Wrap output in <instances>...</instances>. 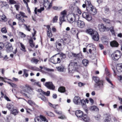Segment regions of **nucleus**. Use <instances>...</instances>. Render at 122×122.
I'll return each mask as SVG.
<instances>
[{"label": "nucleus", "instance_id": "obj_4", "mask_svg": "<svg viewBox=\"0 0 122 122\" xmlns=\"http://www.w3.org/2000/svg\"><path fill=\"white\" fill-rule=\"evenodd\" d=\"M59 54V53H58L52 56L50 58L49 61L54 64L60 63L61 61V60L62 59V57L64 58L66 57V56L65 54H63L60 55V58H57L55 57L56 55Z\"/></svg>", "mask_w": 122, "mask_h": 122}, {"label": "nucleus", "instance_id": "obj_11", "mask_svg": "<svg viewBox=\"0 0 122 122\" xmlns=\"http://www.w3.org/2000/svg\"><path fill=\"white\" fill-rule=\"evenodd\" d=\"M21 15L23 17H25L27 18V16L25 15L24 13L22 12H20L19 14H17L16 15V18L19 21L23 22L25 21V20L23 18H21Z\"/></svg>", "mask_w": 122, "mask_h": 122}, {"label": "nucleus", "instance_id": "obj_43", "mask_svg": "<svg viewBox=\"0 0 122 122\" xmlns=\"http://www.w3.org/2000/svg\"><path fill=\"white\" fill-rule=\"evenodd\" d=\"M106 79L107 81V82H108L110 84H111L112 86H111V87H112V88H113L114 87L113 84L112 83L111 81H110L109 79L107 77H106Z\"/></svg>", "mask_w": 122, "mask_h": 122}, {"label": "nucleus", "instance_id": "obj_60", "mask_svg": "<svg viewBox=\"0 0 122 122\" xmlns=\"http://www.w3.org/2000/svg\"><path fill=\"white\" fill-rule=\"evenodd\" d=\"M33 30L34 32L33 33H32V35L33 37L35 36V35L36 34V32L34 29H33Z\"/></svg>", "mask_w": 122, "mask_h": 122}, {"label": "nucleus", "instance_id": "obj_17", "mask_svg": "<svg viewBox=\"0 0 122 122\" xmlns=\"http://www.w3.org/2000/svg\"><path fill=\"white\" fill-rule=\"evenodd\" d=\"M98 27L99 30L101 32H103L106 30H107L109 29L108 28H106L102 24H99Z\"/></svg>", "mask_w": 122, "mask_h": 122}, {"label": "nucleus", "instance_id": "obj_2", "mask_svg": "<svg viewBox=\"0 0 122 122\" xmlns=\"http://www.w3.org/2000/svg\"><path fill=\"white\" fill-rule=\"evenodd\" d=\"M85 3L86 4L88 5V6L86 8L87 11L92 15H95L97 12V10L92 5L90 1L89 0H86L85 1Z\"/></svg>", "mask_w": 122, "mask_h": 122}, {"label": "nucleus", "instance_id": "obj_64", "mask_svg": "<svg viewBox=\"0 0 122 122\" xmlns=\"http://www.w3.org/2000/svg\"><path fill=\"white\" fill-rule=\"evenodd\" d=\"M110 30L112 34H114V31L113 27H112L110 28Z\"/></svg>", "mask_w": 122, "mask_h": 122}, {"label": "nucleus", "instance_id": "obj_63", "mask_svg": "<svg viewBox=\"0 0 122 122\" xmlns=\"http://www.w3.org/2000/svg\"><path fill=\"white\" fill-rule=\"evenodd\" d=\"M118 78L119 81L122 82V76L120 75L118 76Z\"/></svg>", "mask_w": 122, "mask_h": 122}, {"label": "nucleus", "instance_id": "obj_37", "mask_svg": "<svg viewBox=\"0 0 122 122\" xmlns=\"http://www.w3.org/2000/svg\"><path fill=\"white\" fill-rule=\"evenodd\" d=\"M104 12L106 14H108L110 13V11L109 8L106 6L104 7Z\"/></svg>", "mask_w": 122, "mask_h": 122}, {"label": "nucleus", "instance_id": "obj_48", "mask_svg": "<svg viewBox=\"0 0 122 122\" xmlns=\"http://www.w3.org/2000/svg\"><path fill=\"white\" fill-rule=\"evenodd\" d=\"M95 119L97 120H98L100 119L101 117V115L100 114H98L95 117Z\"/></svg>", "mask_w": 122, "mask_h": 122}, {"label": "nucleus", "instance_id": "obj_62", "mask_svg": "<svg viewBox=\"0 0 122 122\" xmlns=\"http://www.w3.org/2000/svg\"><path fill=\"white\" fill-rule=\"evenodd\" d=\"M34 85H37L40 87H41V84L39 82H35L34 84Z\"/></svg>", "mask_w": 122, "mask_h": 122}, {"label": "nucleus", "instance_id": "obj_29", "mask_svg": "<svg viewBox=\"0 0 122 122\" xmlns=\"http://www.w3.org/2000/svg\"><path fill=\"white\" fill-rule=\"evenodd\" d=\"M7 20V19L6 16L4 15L0 16V21H5Z\"/></svg>", "mask_w": 122, "mask_h": 122}, {"label": "nucleus", "instance_id": "obj_51", "mask_svg": "<svg viewBox=\"0 0 122 122\" xmlns=\"http://www.w3.org/2000/svg\"><path fill=\"white\" fill-rule=\"evenodd\" d=\"M103 20L106 23H109L110 22V20L107 19H106L105 18H104L103 19Z\"/></svg>", "mask_w": 122, "mask_h": 122}, {"label": "nucleus", "instance_id": "obj_13", "mask_svg": "<svg viewBox=\"0 0 122 122\" xmlns=\"http://www.w3.org/2000/svg\"><path fill=\"white\" fill-rule=\"evenodd\" d=\"M6 50L7 52H11L12 51L13 48L12 47L11 44L8 42H6L5 43Z\"/></svg>", "mask_w": 122, "mask_h": 122}, {"label": "nucleus", "instance_id": "obj_38", "mask_svg": "<svg viewBox=\"0 0 122 122\" xmlns=\"http://www.w3.org/2000/svg\"><path fill=\"white\" fill-rule=\"evenodd\" d=\"M34 120L35 122H42L40 117H36L34 118Z\"/></svg>", "mask_w": 122, "mask_h": 122}, {"label": "nucleus", "instance_id": "obj_19", "mask_svg": "<svg viewBox=\"0 0 122 122\" xmlns=\"http://www.w3.org/2000/svg\"><path fill=\"white\" fill-rule=\"evenodd\" d=\"M76 23L78 27L80 28H84L85 26L84 22L81 20H78L76 22Z\"/></svg>", "mask_w": 122, "mask_h": 122}, {"label": "nucleus", "instance_id": "obj_40", "mask_svg": "<svg viewBox=\"0 0 122 122\" xmlns=\"http://www.w3.org/2000/svg\"><path fill=\"white\" fill-rule=\"evenodd\" d=\"M23 70L24 72V75H25V77H27L28 75V72L29 70L25 69H24Z\"/></svg>", "mask_w": 122, "mask_h": 122}, {"label": "nucleus", "instance_id": "obj_20", "mask_svg": "<svg viewBox=\"0 0 122 122\" xmlns=\"http://www.w3.org/2000/svg\"><path fill=\"white\" fill-rule=\"evenodd\" d=\"M92 36V39L94 40L98 41L99 40V37L97 31H95L94 34Z\"/></svg>", "mask_w": 122, "mask_h": 122}, {"label": "nucleus", "instance_id": "obj_6", "mask_svg": "<svg viewBox=\"0 0 122 122\" xmlns=\"http://www.w3.org/2000/svg\"><path fill=\"white\" fill-rule=\"evenodd\" d=\"M78 67L77 62H70L68 65V70L69 73H73L76 70Z\"/></svg>", "mask_w": 122, "mask_h": 122}, {"label": "nucleus", "instance_id": "obj_42", "mask_svg": "<svg viewBox=\"0 0 122 122\" xmlns=\"http://www.w3.org/2000/svg\"><path fill=\"white\" fill-rule=\"evenodd\" d=\"M24 25L25 27V29L26 30L29 31H30L31 29L30 28V25L27 26L26 24H24Z\"/></svg>", "mask_w": 122, "mask_h": 122}, {"label": "nucleus", "instance_id": "obj_28", "mask_svg": "<svg viewBox=\"0 0 122 122\" xmlns=\"http://www.w3.org/2000/svg\"><path fill=\"white\" fill-rule=\"evenodd\" d=\"M56 46L57 49L61 50V44L58 41H56Z\"/></svg>", "mask_w": 122, "mask_h": 122}, {"label": "nucleus", "instance_id": "obj_54", "mask_svg": "<svg viewBox=\"0 0 122 122\" xmlns=\"http://www.w3.org/2000/svg\"><path fill=\"white\" fill-rule=\"evenodd\" d=\"M9 84L12 87H16L17 86L16 85L12 83H9Z\"/></svg>", "mask_w": 122, "mask_h": 122}, {"label": "nucleus", "instance_id": "obj_8", "mask_svg": "<svg viewBox=\"0 0 122 122\" xmlns=\"http://www.w3.org/2000/svg\"><path fill=\"white\" fill-rule=\"evenodd\" d=\"M79 16L73 13L69 15L67 18L68 22L70 24H72L76 21V19L79 18Z\"/></svg>", "mask_w": 122, "mask_h": 122}, {"label": "nucleus", "instance_id": "obj_44", "mask_svg": "<svg viewBox=\"0 0 122 122\" xmlns=\"http://www.w3.org/2000/svg\"><path fill=\"white\" fill-rule=\"evenodd\" d=\"M71 32L72 34H75L76 32V29L74 28H72L71 29Z\"/></svg>", "mask_w": 122, "mask_h": 122}, {"label": "nucleus", "instance_id": "obj_36", "mask_svg": "<svg viewBox=\"0 0 122 122\" xmlns=\"http://www.w3.org/2000/svg\"><path fill=\"white\" fill-rule=\"evenodd\" d=\"M18 110L16 109H13L12 112V114L15 116L18 114Z\"/></svg>", "mask_w": 122, "mask_h": 122}, {"label": "nucleus", "instance_id": "obj_50", "mask_svg": "<svg viewBox=\"0 0 122 122\" xmlns=\"http://www.w3.org/2000/svg\"><path fill=\"white\" fill-rule=\"evenodd\" d=\"M44 7H41L39 9L37 10V11L41 13L42 11L44 10Z\"/></svg>", "mask_w": 122, "mask_h": 122}, {"label": "nucleus", "instance_id": "obj_12", "mask_svg": "<svg viewBox=\"0 0 122 122\" xmlns=\"http://www.w3.org/2000/svg\"><path fill=\"white\" fill-rule=\"evenodd\" d=\"M121 52L117 50L111 55V56L113 59L117 60L121 57Z\"/></svg>", "mask_w": 122, "mask_h": 122}, {"label": "nucleus", "instance_id": "obj_45", "mask_svg": "<svg viewBox=\"0 0 122 122\" xmlns=\"http://www.w3.org/2000/svg\"><path fill=\"white\" fill-rule=\"evenodd\" d=\"M1 31L3 33H6L7 32V30L5 27H4L2 28Z\"/></svg>", "mask_w": 122, "mask_h": 122}, {"label": "nucleus", "instance_id": "obj_55", "mask_svg": "<svg viewBox=\"0 0 122 122\" xmlns=\"http://www.w3.org/2000/svg\"><path fill=\"white\" fill-rule=\"evenodd\" d=\"M9 2L11 4H15L16 3V2L14 0H10Z\"/></svg>", "mask_w": 122, "mask_h": 122}, {"label": "nucleus", "instance_id": "obj_46", "mask_svg": "<svg viewBox=\"0 0 122 122\" xmlns=\"http://www.w3.org/2000/svg\"><path fill=\"white\" fill-rule=\"evenodd\" d=\"M20 46L22 48V49L23 51H25V48L23 44L22 43H20Z\"/></svg>", "mask_w": 122, "mask_h": 122}, {"label": "nucleus", "instance_id": "obj_7", "mask_svg": "<svg viewBox=\"0 0 122 122\" xmlns=\"http://www.w3.org/2000/svg\"><path fill=\"white\" fill-rule=\"evenodd\" d=\"M26 88V92H24L23 91L21 92V93L25 97L29 98L30 97V95L32 94L33 93V89L31 86L28 85H26L25 86Z\"/></svg>", "mask_w": 122, "mask_h": 122}, {"label": "nucleus", "instance_id": "obj_21", "mask_svg": "<svg viewBox=\"0 0 122 122\" xmlns=\"http://www.w3.org/2000/svg\"><path fill=\"white\" fill-rule=\"evenodd\" d=\"M73 101L75 104H79L80 103L81 99L79 97L75 96L74 98Z\"/></svg>", "mask_w": 122, "mask_h": 122}, {"label": "nucleus", "instance_id": "obj_14", "mask_svg": "<svg viewBox=\"0 0 122 122\" xmlns=\"http://www.w3.org/2000/svg\"><path fill=\"white\" fill-rule=\"evenodd\" d=\"M86 48L88 49L89 51L91 54L92 53V51H94L96 50L95 46L92 43L88 44L86 46Z\"/></svg>", "mask_w": 122, "mask_h": 122}, {"label": "nucleus", "instance_id": "obj_34", "mask_svg": "<svg viewBox=\"0 0 122 122\" xmlns=\"http://www.w3.org/2000/svg\"><path fill=\"white\" fill-rule=\"evenodd\" d=\"M39 61V60L35 57L33 58L31 60V61L32 63L37 64Z\"/></svg>", "mask_w": 122, "mask_h": 122}, {"label": "nucleus", "instance_id": "obj_25", "mask_svg": "<svg viewBox=\"0 0 122 122\" xmlns=\"http://www.w3.org/2000/svg\"><path fill=\"white\" fill-rule=\"evenodd\" d=\"M116 69L117 71L119 72L122 71V65L119 64L117 65L116 66Z\"/></svg>", "mask_w": 122, "mask_h": 122}, {"label": "nucleus", "instance_id": "obj_39", "mask_svg": "<svg viewBox=\"0 0 122 122\" xmlns=\"http://www.w3.org/2000/svg\"><path fill=\"white\" fill-rule=\"evenodd\" d=\"M40 117L41 119V120L42 121H43L45 122H48L46 118L44 116L42 115H40Z\"/></svg>", "mask_w": 122, "mask_h": 122}, {"label": "nucleus", "instance_id": "obj_61", "mask_svg": "<svg viewBox=\"0 0 122 122\" xmlns=\"http://www.w3.org/2000/svg\"><path fill=\"white\" fill-rule=\"evenodd\" d=\"M0 3H1V5L2 6H4L6 5V3L5 2L1 1Z\"/></svg>", "mask_w": 122, "mask_h": 122}, {"label": "nucleus", "instance_id": "obj_56", "mask_svg": "<svg viewBox=\"0 0 122 122\" xmlns=\"http://www.w3.org/2000/svg\"><path fill=\"white\" fill-rule=\"evenodd\" d=\"M20 34L21 36V37L22 38H24L25 37L26 35L22 32H20Z\"/></svg>", "mask_w": 122, "mask_h": 122}, {"label": "nucleus", "instance_id": "obj_26", "mask_svg": "<svg viewBox=\"0 0 122 122\" xmlns=\"http://www.w3.org/2000/svg\"><path fill=\"white\" fill-rule=\"evenodd\" d=\"M90 110L91 111H98L99 110V108L96 106H93L90 107Z\"/></svg>", "mask_w": 122, "mask_h": 122}, {"label": "nucleus", "instance_id": "obj_33", "mask_svg": "<svg viewBox=\"0 0 122 122\" xmlns=\"http://www.w3.org/2000/svg\"><path fill=\"white\" fill-rule=\"evenodd\" d=\"M89 61L86 59H84L82 60L83 64L85 66H87L88 64Z\"/></svg>", "mask_w": 122, "mask_h": 122}, {"label": "nucleus", "instance_id": "obj_9", "mask_svg": "<svg viewBox=\"0 0 122 122\" xmlns=\"http://www.w3.org/2000/svg\"><path fill=\"white\" fill-rule=\"evenodd\" d=\"M66 16L67 12L66 10H64L61 12L59 18L60 22L59 23L60 25H61L62 22L65 21Z\"/></svg>", "mask_w": 122, "mask_h": 122}, {"label": "nucleus", "instance_id": "obj_32", "mask_svg": "<svg viewBox=\"0 0 122 122\" xmlns=\"http://www.w3.org/2000/svg\"><path fill=\"white\" fill-rule=\"evenodd\" d=\"M29 43L30 46L32 47H33L35 46V45L33 43L32 38L31 37L29 40Z\"/></svg>", "mask_w": 122, "mask_h": 122}, {"label": "nucleus", "instance_id": "obj_35", "mask_svg": "<svg viewBox=\"0 0 122 122\" xmlns=\"http://www.w3.org/2000/svg\"><path fill=\"white\" fill-rule=\"evenodd\" d=\"M26 102L30 105L33 106L35 105V103L33 101L31 100H29L27 101H26Z\"/></svg>", "mask_w": 122, "mask_h": 122}, {"label": "nucleus", "instance_id": "obj_1", "mask_svg": "<svg viewBox=\"0 0 122 122\" xmlns=\"http://www.w3.org/2000/svg\"><path fill=\"white\" fill-rule=\"evenodd\" d=\"M93 78L96 83L94 85L95 89L97 90H102L104 87L103 81L100 80L99 77L96 76L93 77Z\"/></svg>", "mask_w": 122, "mask_h": 122}, {"label": "nucleus", "instance_id": "obj_27", "mask_svg": "<svg viewBox=\"0 0 122 122\" xmlns=\"http://www.w3.org/2000/svg\"><path fill=\"white\" fill-rule=\"evenodd\" d=\"M7 108L9 110H11V109L14 108V106L13 105L10 103H8L6 105Z\"/></svg>", "mask_w": 122, "mask_h": 122}, {"label": "nucleus", "instance_id": "obj_10", "mask_svg": "<svg viewBox=\"0 0 122 122\" xmlns=\"http://www.w3.org/2000/svg\"><path fill=\"white\" fill-rule=\"evenodd\" d=\"M68 56L69 57H75L76 59H80L82 58L83 56L81 53L78 54H76L71 52L68 53Z\"/></svg>", "mask_w": 122, "mask_h": 122}, {"label": "nucleus", "instance_id": "obj_47", "mask_svg": "<svg viewBox=\"0 0 122 122\" xmlns=\"http://www.w3.org/2000/svg\"><path fill=\"white\" fill-rule=\"evenodd\" d=\"M81 104L82 105L85 106V107H86L85 105L86 104V102L84 100H81Z\"/></svg>", "mask_w": 122, "mask_h": 122}, {"label": "nucleus", "instance_id": "obj_22", "mask_svg": "<svg viewBox=\"0 0 122 122\" xmlns=\"http://www.w3.org/2000/svg\"><path fill=\"white\" fill-rule=\"evenodd\" d=\"M78 8V7L74 4H72L70 7L71 9L73 12L76 11Z\"/></svg>", "mask_w": 122, "mask_h": 122}, {"label": "nucleus", "instance_id": "obj_59", "mask_svg": "<svg viewBox=\"0 0 122 122\" xmlns=\"http://www.w3.org/2000/svg\"><path fill=\"white\" fill-rule=\"evenodd\" d=\"M47 28V32H49V31H51V29L50 28V26L49 25H47L46 26Z\"/></svg>", "mask_w": 122, "mask_h": 122}, {"label": "nucleus", "instance_id": "obj_16", "mask_svg": "<svg viewBox=\"0 0 122 122\" xmlns=\"http://www.w3.org/2000/svg\"><path fill=\"white\" fill-rule=\"evenodd\" d=\"M82 16L83 18H85L88 21H90L92 19V16L88 13L86 12H83L82 14Z\"/></svg>", "mask_w": 122, "mask_h": 122}, {"label": "nucleus", "instance_id": "obj_57", "mask_svg": "<svg viewBox=\"0 0 122 122\" xmlns=\"http://www.w3.org/2000/svg\"><path fill=\"white\" fill-rule=\"evenodd\" d=\"M55 112L58 115L62 114V112L61 111H59L57 110H55Z\"/></svg>", "mask_w": 122, "mask_h": 122}, {"label": "nucleus", "instance_id": "obj_49", "mask_svg": "<svg viewBox=\"0 0 122 122\" xmlns=\"http://www.w3.org/2000/svg\"><path fill=\"white\" fill-rule=\"evenodd\" d=\"M44 69L46 70L49 71H54V70L53 69H51L45 67L44 68Z\"/></svg>", "mask_w": 122, "mask_h": 122}, {"label": "nucleus", "instance_id": "obj_41", "mask_svg": "<svg viewBox=\"0 0 122 122\" xmlns=\"http://www.w3.org/2000/svg\"><path fill=\"white\" fill-rule=\"evenodd\" d=\"M58 16H56L53 19L52 21L53 23L56 22L58 20Z\"/></svg>", "mask_w": 122, "mask_h": 122}, {"label": "nucleus", "instance_id": "obj_23", "mask_svg": "<svg viewBox=\"0 0 122 122\" xmlns=\"http://www.w3.org/2000/svg\"><path fill=\"white\" fill-rule=\"evenodd\" d=\"M95 30L92 29H88L86 30V32L88 34L92 36L94 34Z\"/></svg>", "mask_w": 122, "mask_h": 122}, {"label": "nucleus", "instance_id": "obj_30", "mask_svg": "<svg viewBox=\"0 0 122 122\" xmlns=\"http://www.w3.org/2000/svg\"><path fill=\"white\" fill-rule=\"evenodd\" d=\"M57 70L59 72H63L64 71V67L62 66H60L56 67Z\"/></svg>", "mask_w": 122, "mask_h": 122}, {"label": "nucleus", "instance_id": "obj_3", "mask_svg": "<svg viewBox=\"0 0 122 122\" xmlns=\"http://www.w3.org/2000/svg\"><path fill=\"white\" fill-rule=\"evenodd\" d=\"M76 116L85 122H88L90 120L89 117L86 114L83 115V112L81 111L77 110L75 112Z\"/></svg>", "mask_w": 122, "mask_h": 122}, {"label": "nucleus", "instance_id": "obj_5", "mask_svg": "<svg viewBox=\"0 0 122 122\" xmlns=\"http://www.w3.org/2000/svg\"><path fill=\"white\" fill-rule=\"evenodd\" d=\"M37 91L40 93L39 94H38V97L40 98L42 100L44 101H46L47 100L46 98L42 94L47 96H49L50 93V91H47L46 92H45L43 91L41 89H39Z\"/></svg>", "mask_w": 122, "mask_h": 122}, {"label": "nucleus", "instance_id": "obj_58", "mask_svg": "<svg viewBox=\"0 0 122 122\" xmlns=\"http://www.w3.org/2000/svg\"><path fill=\"white\" fill-rule=\"evenodd\" d=\"M47 35L48 36L50 37H51L52 36V34L51 32V31H49V32H47Z\"/></svg>", "mask_w": 122, "mask_h": 122}, {"label": "nucleus", "instance_id": "obj_53", "mask_svg": "<svg viewBox=\"0 0 122 122\" xmlns=\"http://www.w3.org/2000/svg\"><path fill=\"white\" fill-rule=\"evenodd\" d=\"M105 73L107 76H110V74L108 71V70L107 68L105 69Z\"/></svg>", "mask_w": 122, "mask_h": 122}, {"label": "nucleus", "instance_id": "obj_52", "mask_svg": "<svg viewBox=\"0 0 122 122\" xmlns=\"http://www.w3.org/2000/svg\"><path fill=\"white\" fill-rule=\"evenodd\" d=\"M4 46V45L3 43L0 42V50L3 48Z\"/></svg>", "mask_w": 122, "mask_h": 122}, {"label": "nucleus", "instance_id": "obj_15", "mask_svg": "<svg viewBox=\"0 0 122 122\" xmlns=\"http://www.w3.org/2000/svg\"><path fill=\"white\" fill-rule=\"evenodd\" d=\"M45 86L48 89L54 90L55 88V86L51 82H48L45 83Z\"/></svg>", "mask_w": 122, "mask_h": 122}, {"label": "nucleus", "instance_id": "obj_18", "mask_svg": "<svg viewBox=\"0 0 122 122\" xmlns=\"http://www.w3.org/2000/svg\"><path fill=\"white\" fill-rule=\"evenodd\" d=\"M43 4L44 6L47 9H50L52 6V4L49 3L48 1V0H44Z\"/></svg>", "mask_w": 122, "mask_h": 122}, {"label": "nucleus", "instance_id": "obj_24", "mask_svg": "<svg viewBox=\"0 0 122 122\" xmlns=\"http://www.w3.org/2000/svg\"><path fill=\"white\" fill-rule=\"evenodd\" d=\"M110 44L112 46L115 47H118L119 45L118 43L115 41L111 42L110 43Z\"/></svg>", "mask_w": 122, "mask_h": 122}, {"label": "nucleus", "instance_id": "obj_31", "mask_svg": "<svg viewBox=\"0 0 122 122\" xmlns=\"http://www.w3.org/2000/svg\"><path fill=\"white\" fill-rule=\"evenodd\" d=\"M58 91L61 92L63 93L65 92V88L63 86H61L58 88Z\"/></svg>", "mask_w": 122, "mask_h": 122}]
</instances>
